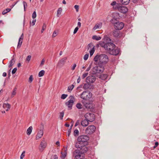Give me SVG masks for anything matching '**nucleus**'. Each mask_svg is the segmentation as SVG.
I'll use <instances>...</instances> for the list:
<instances>
[{
	"label": "nucleus",
	"mask_w": 159,
	"mask_h": 159,
	"mask_svg": "<svg viewBox=\"0 0 159 159\" xmlns=\"http://www.w3.org/2000/svg\"><path fill=\"white\" fill-rule=\"evenodd\" d=\"M89 139V136L86 135H81L79 136L77 138L78 142L75 143V147L80 148L83 146H86L88 144V141Z\"/></svg>",
	"instance_id": "nucleus-1"
},
{
	"label": "nucleus",
	"mask_w": 159,
	"mask_h": 159,
	"mask_svg": "<svg viewBox=\"0 0 159 159\" xmlns=\"http://www.w3.org/2000/svg\"><path fill=\"white\" fill-rule=\"evenodd\" d=\"M111 5L113 6L114 10H117L121 13H126L128 11V8L127 7L122 6L120 3H117L115 1H113Z\"/></svg>",
	"instance_id": "nucleus-2"
},
{
	"label": "nucleus",
	"mask_w": 159,
	"mask_h": 159,
	"mask_svg": "<svg viewBox=\"0 0 159 159\" xmlns=\"http://www.w3.org/2000/svg\"><path fill=\"white\" fill-rule=\"evenodd\" d=\"M99 44L101 47H103L105 49L108 51L109 53L111 50L115 47L116 46L114 43L111 42L105 43L104 42H100Z\"/></svg>",
	"instance_id": "nucleus-3"
},
{
	"label": "nucleus",
	"mask_w": 159,
	"mask_h": 159,
	"mask_svg": "<svg viewBox=\"0 0 159 159\" xmlns=\"http://www.w3.org/2000/svg\"><path fill=\"white\" fill-rule=\"evenodd\" d=\"M104 70V67L102 66H96L93 67L92 69L93 73L95 74H101Z\"/></svg>",
	"instance_id": "nucleus-4"
},
{
	"label": "nucleus",
	"mask_w": 159,
	"mask_h": 159,
	"mask_svg": "<svg viewBox=\"0 0 159 159\" xmlns=\"http://www.w3.org/2000/svg\"><path fill=\"white\" fill-rule=\"evenodd\" d=\"M99 59L98 63L100 64H104L106 63L108 61L107 56L104 54L99 55Z\"/></svg>",
	"instance_id": "nucleus-5"
},
{
	"label": "nucleus",
	"mask_w": 159,
	"mask_h": 159,
	"mask_svg": "<svg viewBox=\"0 0 159 159\" xmlns=\"http://www.w3.org/2000/svg\"><path fill=\"white\" fill-rule=\"evenodd\" d=\"M92 96L91 93L88 91H84L80 95L81 98L85 100L89 99Z\"/></svg>",
	"instance_id": "nucleus-6"
},
{
	"label": "nucleus",
	"mask_w": 159,
	"mask_h": 159,
	"mask_svg": "<svg viewBox=\"0 0 159 159\" xmlns=\"http://www.w3.org/2000/svg\"><path fill=\"white\" fill-rule=\"evenodd\" d=\"M69 98L70 100L66 102L65 105L67 106L69 110H70L72 109V107L75 101V98L73 96H70Z\"/></svg>",
	"instance_id": "nucleus-7"
},
{
	"label": "nucleus",
	"mask_w": 159,
	"mask_h": 159,
	"mask_svg": "<svg viewBox=\"0 0 159 159\" xmlns=\"http://www.w3.org/2000/svg\"><path fill=\"white\" fill-rule=\"evenodd\" d=\"M96 127L93 125L89 126L85 130V133L87 134H93L95 131Z\"/></svg>",
	"instance_id": "nucleus-8"
},
{
	"label": "nucleus",
	"mask_w": 159,
	"mask_h": 159,
	"mask_svg": "<svg viewBox=\"0 0 159 159\" xmlns=\"http://www.w3.org/2000/svg\"><path fill=\"white\" fill-rule=\"evenodd\" d=\"M82 103L84 107L87 109H93L94 107V105L91 102L82 101Z\"/></svg>",
	"instance_id": "nucleus-9"
},
{
	"label": "nucleus",
	"mask_w": 159,
	"mask_h": 159,
	"mask_svg": "<svg viewBox=\"0 0 159 159\" xmlns=\"http://www.w3.org/2000/svg\"><path fill=\"white\" fill-rule=\"evenodd\" d=\"M85 118L90 122H92L94 120L95 117L93 113H88L85 115Z\"/></svg>",
	"instance_id": "nucleus-10"
},
{
	"label": "nucleus",
	"mask_w": 159,
	"mask_h": 159,
	"mask_svg": "<svg viewBox=\"0 0 159 159\" xmlns=\"http://www.w3.org/2000/svg\"><path fill=\"white\" fill-rule=\"evenodd\" d=\"M44 129V125L43 123L41 124V127L39 130L38 132L36 137V139L38 140L41 138L43 135V129Z\"/></svg>",
	"instance_id": "nucleus-11"
},
{
	"label": "nucleus",
	"mask_w": 159,
	"mask_h": 159,
	"mask_svg": "<svg viewBox=\"0 0 159 159\" xmlns=\"http://www.w3.org/2000/svg\"><path fill=\"white\" fill-rule=\"evenodd\" d=\"M114 27L116 30H120L123 28L124 24L123 22L118 21L114 23Z\"/></svg>",
	"instance_id": "nucleus-12"
},
{
	"label": "nucleus",
	"mask_w": 159,
	"mask_h": 159,
	"mask_svg": "<svg viewBox=\"0 0 159 159\" xmlns=\"http://www.w3.org/2000/svg\"><path fill=\"white\" fill-rule=\"evenodd\" d=\"M96 80L95 76L90 75L87 77L86 79V82L89 83H94Z\"/></svg>",
	"instance_id": "nucleus-13"
},
{
	"label": "nucleus",
	"mask_w": 159,
	"mask_h": 159,
	"mask_svg": "<svg viewBox=\"0 0 159 159\" xmlns=\"http://www.w3.org/2000/svg\"><path fill=\"white\" fill-rule=\"evenodd\" d=\"M47 146V143L45 141L43 140L41 142L39 149L40 151H43Z\"/></svg>",
	"instance_id": "nucleus-14"
},
{
	"label": "nucleus",
	"mask_w": 159,
	"mask_h": 159,
	"mask_svg": "<svg viewBox=\"0 0 159 159\" xmlns=\"http://www.w3.org/2000/svg\"><path fill=\"white\" fill-rule=\"evenodd\" d=\"M119 49L117 48H115V47L113 49L111 50L109 53L111 55L116 56L119 54Z\"/></svg>",
	"instance_id": "nucleus-15"
},
{
	"label": "nucleus",
	"mask_w": 159,
	"mask_h": 159,
	"mask_svg": "<svg viewBox=\"0 0 159 159\" xmlns=\"http://www.w3.org/2000/svg\"><path fill=\"white\" fill-rule=\"evenodd\" d=\"M120 32L117 30H114L112 32V34L115 37L119 38L120 37Z\"/></svg>",
	"instance_id": "nucleus-16"
},
{
	"label": "nucleus",
	"mask_w": 159,
	"mask_h": 159,
	"mask_svg": "<svg viewBox=\"0 0 159 159\" xmlns=\"http://www.w3.org/2000/svg\"><path fill=\"white\" fill-rule=\"evenodd\" d=\"M67 59L66 57H65L60 60L58 63L57 66H63L66 62Z\"/></svg>",
	"instance_id": "nucleus-17"
},
{
	"label": "nucleus",
	"mask_w": 159,
	"mask_h": 159,
	"mask_svg": "<svg viewBox=\"0 0 159 159\" xmlns=\"http://www.w3.org/2000/svg\"><path fill=\"white\" fill-rule=\"evenodd\" d=\"M78 148H80V152L82 153H84L87 152L88 151V148L86 147V146H83L82 147Z\"/></svg>",
	"instance_id": "nucleus-18"
},
{
	"label": "nucleus",
	"mask_w": 159,
	"mask_h": 159,
	"mask_svg": "<svg viewBox=\"0 0 159 159\" xmlns=\"http://www.w3.org/2000/svg\"><path fill=\"white\" fill-rule=\"evenodd\" d=\"M89 121L85 119L84 120H82L81 122V125L83 126H86L89 124Z\"/></svg>",
	"instance_id": "nucleus-19"
},
{
	"label": "nucleus",
	"mask_w": 159,
	"mask_h": 159,
	"mask_svg": "<svg viewBox=\"0 0 159 159\" xmlns=\"http://www.w3.org/2000/svg\"><path fill=\"white\" fill-rule=\"evenodd\" d=\"M3 107L4 109H6V111H8L11 107V105L9 103H3Z\"/></svg>",
	"instance_id": "nucleus-20"
},
{
	"label": "nucleus",
	"mask_w": 159,
	"mask_h": 159,
	"mask_svg": "<svg viewBox=\"0 0 159 159\" xmlns=\"http://www.w3.org/2000/svg\"><path fill=\"white\" fill-rule=\"evenodd\" d=\"M98 77L103 80H106L107 77V75L106 74H102L98 75Z\"/></svg>",
	"instance_id": "nucleus-21"
},
{
	"label": "nucleus",
	"mask_w": 159,
	"mask_h": 159,
	"mask_svg": "<svg viewBox=\"0 0 159 159\" xmlns=\"http://www.w3.org/2000/svg\"><path fill=\"white\" fill-rule=\"evenodd\" d=\"M81 152L78 149H77L73 153V156L74 157H75L76 156L80 155Z\"/></svg>",
	"instance_id": "nucleus-22"
},
{
	"label": "nucleus",
	"mask_w": 159,
	"mask_h": 159,
	"mask_svg": "<svg viewBox=\"0 0 159 159\" xmlns=\"http://www.w3.org/2000/svg\"><path fill=\"white\" fill-rule=\"evenodd\" d=\"M63 150L64 151V152L61 151V157L62 159L65 158L66 155V151L65 150V148H64V149H62V151Z\"/></svg>",
	"instance_id": "nucleus-23"
},
{
	"label": "nucleus",
	"mask_w": 159,
	"mask_h": 159,
	"mask_svg": "<svg viewBox=\"0 0 159 159\" xmlns=\"http://www.w3.org/2000/svg\"><path fill=\"white\" fill-rule=\"evenodd\" d=\"M130 0H120V2L123 5H126L129 2Z\"/></svg>",
	"instance_id": "nucleus-24"
},
{
	"label": "nucleus",
	"mask_w": 159,
	"mask_h": 159,
	"mask_svg": "<svg viewBox=\"0 0 159 159\" xmlns=\"http://www.w3.org/2000/svg\"><path fill=\"white\" fill-rule=\"evenodd\" d=\"M91 86V84L89 83L85 84L83 86V88L85 90L87 89L90 88Z\"/></svg>",
	"instance_id": "nucleus-25"
},
{
	"label": "nucleus",
	"mask_w": 159,
	"mask_h": 159,
	"mask_svg": "<svg viewBox=\"0 0 159 159\" xmlns=\"http://www.w3.org/2000/svg\"><path fill=\"white\" fill-rule=\"evenodd\" d=\"M102 24V23H101V24H96L94 27L93 28V30H95L98 29H99L100 27H101Z\"/></svg>",
	"instance_id": "nucleus-26"
},
{
	"label": "nucleus",
	"mask_w": 159,
	"mask_h": 159,
	"mask_svg": "<svg viewBox=\"0 0 159 159\" xmlns=\"http://www.w3.org/2000/svg\"><path fill=\"white\" fill-rule=\"evenodd\" d=\"M33 129L32 127L31 126H30L27 129V134L28 135H30L32 131V130Z\"/></svg>",
	"instance_id": "nucleus-27"
},
{
	"label": "nucleus",
	"mask_w": 159,
	"mask_h": 159,
	"mask_svg": "<svg viewBox=\"0 0 159 159\" xmlns=\"http://www.w3.org/2000/svg\"><path fill=\"white\" fill-rule=\"evenodd\" d=\"M15 62V60L13 58L12 59L10 62V64L8 66L9 67H11L14 64Z\"/></svg>",
	"instance_id": "nucleus-28"
},
{
	"label": "nucleus",
	"mask_w": 159,
	"mask_h": 159,
	"mask_svg": "<svg viewBox=\"0 0 159 159\" xmlns=\"http://www.w3.org/2000/svg\"><path fill=\"white\" fill-rule=\"evenodd\" d=\"M92 39H93L96 40L98 41L100 40L101 37L99 36H97V35H93L92 37Z\"/></svg>",
	"instance_id": "nucleus-29"
},
{
	"label": "nucleus",
	"mask_w": 159,
	"mask_h": 159,
	"mask_svg": "<svg viewBox=\"0 0 159 159\" xmlns=\"http://www.w3.org/2000/svg\"><path fill=\"white\" fill-rule=\"evenodd\" d=\"M62 9L61 7L59 8L57 10V17H59L62 11Z\"/></svg>",
	"instance_id": "nucleus-30"
},
{
	"label": "nucleus",
	"mask_w": 159,
	"mask_h": 159,
	"mask_svg": "<svg viewBox=\"0 0 159 159\" xmlns=\"http://www.w3.org/2000/svg\"><path fill=\"white\" fill-rule=\"evenodd\" d=\"M16 88H15L12 91V92L11 93V98H12L14 97V96L16 94Z\"/></svg>",
	"instance_id": "nucleus-31"
},
{
	"label": "nucleus",
	"mask_w": 159,
	"mask_h": 159,
	"mask_svg": "<svg viewBox=\"0 0 159 159\" xmlns=\"http://www.w3.org/2000/svg\"><path fill=\"white\" fill-rule=\"evenodd\" d=\"M79 134V130L77 129L75 130L74 132V135L75 137L78 136Z\"/></svg>",
	"instance_id": "nucleus-32"
},
{
	"label": "nucleus",
	"mask_w": 159,
	"mask_h": 159,
	"mask_svg": "<svg viewBox=\"0 0 159 159\" xmlns=\"http://www.w3.org/2000/svg\"><path fill=\"white\" fill-rule=\"evenodd\" d=\"M45 73V71L44 70H41L39 74V77H42L43 76Z\"/></svg>",
	"instance_id": "nucleus-33"
},
{
	"label": "nucleus",
	"mask_w": 159,
	"mask_h": 159,
	"mask_svg": "<svg viewBox=\"0 0 159 159\" xmlns=\"http://www.w3.org/2000/svg\"><path fill=\"white\" fill-rule=\"evenodd\" d=\"M11 9L9 8H7L5 10H4L2 12V14L3 15H5L6 13H7V12L10 11H11Z\"/></svg>",
	"instance_id": "nucleus-34"
},
{
	"label": "nucleus",
	"mask_w": 159,
	"mask_h": 159,
	"mask_svg": "<svg viewBox=\"0 0 159 159\" xmlns=\"http://www.w3.org/2000/svg\"><path fill=\"white\" fill-rule=\"evenodd\" d=\"M94 51V46H93L89 51L90 56H92L93 54Z\"/></svg>",
	"instance_id": "nucleus-35"
},
{
	"label": "nucleus",
	"mask_w": 159,
	"mask_h": 159,
	"mask_svg": "<svg viewBox=\"0 0 159 159\" xmlns=\"http://www.w3.org/2000/svg\"><path fill=\"white\" fill-rule=\"evenodd\" d=\"M99 55H97L94 58V61L95 62H97L98 61H99Z\"/></svg>",
	"instance_id": "nucleus-36"
},
{
	"label": "nucleus",
	"mask_w": 159,
	"mask_h": 159,
	"mask_svg": "<svg viewBox=\"0 0 159 159\" xmlns=\"http://www.w3.org/2000/svg\"><path fill=\"white\" fill-rule=\"evenodd\" d=\"M76 107L79 109H81L82 108V105L80 103H78L76 104Z\"/></svg>",
	"instance_id": "nucleus-37"
},
{
	"label": "nucleus",
	"mask_w": 159,
	"mask_h": 159,
	"mask_svg": "<svg viewBox=\"0 0 159 159\" xmlns=\"http://www.w3.org/2000/svg\"><path fill=\"white\" fill-rule=\"evenodd\" d=\"M25 151H23L20 156V159H23L25 156Z\"/></svg>",
	"instance_id": "nucleus-38"
},
{
	"label": "nucleus",
	"mask_w": 159,
	"mask_h": 159,
	"mask_svg": "<svg viewBox=\"0 0 159 159\" xmlns=\"http://www.w3.org/2000/svg\"><path fill=\"white\" fill-rule=\"evenodd\" d=\"M22 43V41H21L20 40H19V42L17 46V48H19L21 47V46Z\"/></svg>",
	"instance_id": "nucleus-39"
},
{
	"label": "nucleus",
	"mask_w": 159,
	"mask_h": 159,
	"mask_svg": "<svg viewBox=\"0 0 159 159\" xmlns=\"http://www.w3.org/2000/svg\"><path fill=\"white\" fill-rule=\"evenodd\" d=\"M74 85L73 84H72L70 86H69L68 87V91L70 92V91H71L74 88Z\"/></svg>",
	"instance_id": "nucleus-40"
},
{
	"label": "nucleus",
	"mask_w": 159,
	"mask_h": 159,
	"mask_svg": "<svg viewBox=\"0 0 159 159\" xmlns=\"http://www.w3.org/2000/svg\"><path fill=\"white\" fill-rule=\"evenodd\" d=\"M24 7V11H26V8H27V3L25 1H23V2Z\"/></svg>",
	"instance_id": "nucleus-41"
},
{
	"label": "nucleus",
	"mask_w": 159,
	"mask_h": 159,
	"mask_svg": "<svg viewBox=\"0 0 159 159\" xmlns=\"http://www.w3.org/2000/svg\"><path fill=\"white\" fill-rule=\"evenodd\" d=\"M72 126H73V125H72L71 126L70 128L68 130L67 133V135L68 136H69L70 135V132L71 131V130Z\"/></svg>",
	"instance_id": "nucleus-42"
},
{
	"label": "nucleus",
	"mask_w": 159,
	"mask_h": 159,
	"mask_svg": "<svg viewBox=\"0 0 159 159\" xmlns=\"http://www.w3.org/2000/svg\"><path fill=\"white\" fill-rule=\"evenodd\" d=\"M68 96V95L66 94H62L61 96V98L62 99H65Z\"/></svg>",
	"instance_id": "nucleus-43"
},
{
	"label": "nucleus",
	"mask_w": 159,
	"mask_h": 159,
	"mask_svg": "<svg viewBox=\"0 0 159 159\" xmlns=\"http://www.w3.org/2000/svg\"><path fill=\"white\" fill-rule=\"evenodd\" d=\"M64 113L63 112H62L60 113L59 115V118L61 120L63 119V117L64 116Z\"/></svg>",
	"instance_id": "nucleus-44"
},
{
	"label": "nucleus",
	"mask_w": 159,
	"mask_h": 159,
	"mask_svg": "<svg viewBox=\"0 0 159 159\" xmlns=\"http://www.w3.org/2000/svg\"><path fill=\"white\" fill-rule=\"evenodd\" d=\"M46 25L44 23L43 24V27H42V30H41L42 33H43V31L44 30L46 29Z\"/></svg>",
	"instance_id": "nucleus-45"
},
{
	"label": "nucleus",
	"mask_w": 159,
	"mask_h": 159,
	"mask_svg": "<svg viewBox=\"0 0 159 159\" xmlns=\"http://www.w3.org/2000/svg\"><path fill=\"white\" fill-rule=\"evenodd\" d=\"M36 17V14L35 11H34L32 14V17L33 19L35 18Z\"/></svg>",
	"instance_id": "nucleus-46"
},
{
	"label": "nucleus",
	"mask_w": 159,
	"mask_h": 159,
	"mask_svg": "<svg viewBox=\"0 0 159 159\" xmlns=\"http://www.w3.org/2000/svg\"><path fill=\"white\" fill-rule=\"evenodd\" d=\"M89 56V54H86L84 56V59L85 60H87V59L88 58Z\"/></svg>",
	"instance_id": "nucleus-47"
},
{
	"label": "nucleus",
	"mask_w": 159,
	"mask_h": 159,
	"mask_svg": "<svg viewBox=\"0 0 159 159\" xmlns=\"http://www.w3.org/2000/svg\"><path fill=\"white\" fill-rule=\"evenodd\" d=\"M88 73H86L83 74L82 76V79H84L88 75Z\"/></svg>",
	"instance_id": "nucleus-48"
},
{
	"label": "nucleus",
	"mask_w": 159,
	"mask_h": 159,
	"mask_svg": "<svg viewBox=\"0 0 159 159\" xmlns=\"http://www.w3.org/2000/svg\"><path fill=\"white\" fill-rule=\"evenodd\" d=\"M74 8L76 9V11L78 12L79 9V6L78 5H75L74 6Z\"/></svg>",
	"instance_id": "nucleus-49"
},
{
	"label": "nucleus",
	"mask_w": 159,
	"mask_h": 159,
	"mask_svg": "<svg viewBox=\"0 0 159 159\" xmlns=\"http://www.w3.org/2000/svg\"><path fill=\"white\" fill-rule=\"evenodd\" d=\"M33 80V76L32 75H31L29 78V81L30 83H31L32 81Z\"/></svg>",
	"instance_id": "nucleus-50"
},
{
	"label": "nucleus",
	"mask_w": 159,
	"mask_h": 159,
	"mask_svg": "<svg viewBox=\"0 0 159 159\" xmlns=\"http://www.w3.org/2000/svg\"><path fill=\"white\" fill-rule=\"evenodd\" d=\"M88 49H89V48H91L92 47H93L94 46H93V45L92 43H90L88 45Z\"/></svg>",
	"instance_id": "nucleus-51"
},
{
	"label": "nucleus",
	"mask_w": 159,
	"mask_h": 159,
	"mask_svg": "<svg viewBox=\"0 0 159 159\" xmlns=\"http://www.w3.org/2000/svg\"><path fill=\"white\" fill-rule=\"evenodd\" d=\"M31 56L30 55H29L27 56L26 58V60L28 61H29L30 60Z\"/></svg>",
	"instance_id": "nucleus-52"
},
{
	"label": "nucleus",
	"mask_w": 159,
	"mask_h": 159,
	"mask_svg": "<svg viewBox=\"0 0 159 159\" xmlns=\"http://www.w3.org/2000/svg\"><path fill=\"white\" fill-rule=\"evenodd\" d=\"M17 68H14L12 71V74H14L16 72L17 70Z\"/></svg>",
	"instance_id": "nucleus-53"
},
{
	"label": "nucleus",
	"mask_w": 159,
	"mask_h": 159,
	"mask_svg": "<svg viewBox=\"0 0 159 159\" xmlns=\"http://www.w3.org/2000/svg\"><path fill=\"white\" fill-rule=\"evenodd\" d=\"M78 29H79V28L77 27H76L75 28V29L74 31V32H73L74 34H75V33H76V32H77V31H78Z\"/></svg>",
	"instance_id": "nucleus-54"
},
{
	"label": "nucleus",
	"mask_w": 159,
	"mask_h": 159,
	"mask_svg": "<svg viewBox=\"0 0 159 159\" xmlns=\"http://www.w3.org/2000/svg\"><path fill=\"white\" fill-rule=\"evenodd\" d=\"M24 38V34H22L20 36V37L19 40H20L21 41H22L23 39Z\"/></svg>",
	"instance_id": "nucleus-55"
},
{
	"label": "nucleus",
	"mask_w": 159,
	"mask_h": 159,
	"mask_svg": "<svg viewBox=\"0 0 159 159\" xmlns=\"http://www.w3.org/2000/svg\"><path fill=\"white\" fill-rule=\"evenodd\" d=\"M57 33L56 31H54L52 37H55L57 35Z\"/></svg>",
	"instance_id": "nucleus-56"
},
{
	"label": "nucleus",
	"mask_w": 159,
	"mask_h": 159,
	"mask_svg": "<svg viewBox=\"0 0 159 159\" xmlns=\"http://www.w3.org/2000/svg\"><path fill=\"white\" fill-rule=\"evenodd\" d=\"M80 121L79 120H77L76 122V123H75V126H76L78 125H79L80 124Z\"/></svg>",
	"instance_id": "nucleus-57"
},
{
	"label": "nucleus",
	"mask_w": 159,
	"mask_h": 159,
	"mask_svg": "<svg viewBox=\"0 0 159 159\" xmlns=\"http://www.w3.org/2000/svg\"><path fill=\"white\" fill-rule=\"evenodd\" d=\"M44 62H45V60L44 59H43L41 61L40 65L43 66V65Z\"/></svg>",
	"instance_id": "nucleus-58"
},
{
	"label": "nucleus",
	"mask_w": 159,
	"mask_h": 159,
	"mask_svg": "<svg viewBox=\"0 0 159 159\" xmlns=\"http://www.w3.org/2000/svg\"><path fill=\"white\" fill-rule=\"evenodd\" d=\"M80 157L81 155L76 156L75 157H74V159H80Z\"/></svg>",
	"instance_id": "nucleus-59"
},
{
	"label": "nucleus",
	"mask_w": 159,
	"mask_h": 159,
	"mask_svg": "<svg viewBox=\"0 0 159 159\" xmlns=\"http://www.w3.org/2000/svg\"><path fill=\"white\" fill-rule=\"evenodd\" d=\"M36 21V20H32V26H34V25Z\"/></svg>",
	"instance_id": "nucleus-60"
},
{
	"label": "nucleus",
	"mask_w": 159,
	"mask_h": 159,
	"mask_svg": "<svg viewBox=\"0 0 159 159\" xmlns=\"http://www.w3.org/2000/svg\"><path fill=\"white\" fill-rule=\"evenodd\" d=\"M91 68V65H90L89 66V67H88L86 69V71H89L90 70V69Z\"/></svg>",
	"instance_id": "nucleus-61"
},
{
	"label": "nucleus",
	"mask_w": 159,
	"mask_h": 159,
	"mask_svg": "<svg viewBox=\"0 0 159 159\" xmlns=\"http://www.w3.org/2000/svg\"><path fill=\"white\" fill-rule=\"evenodd\" d=\"M76 64H74L73 66V67H72V69H71L72 70H74L75 69V67H76Z\"/></svg>",
	"instance_id": "nucleus-62"
},
{
	"label": "nucleus",
	"mask_w": 159,
	"mask_h": 159,
	"mask_svg": "<svg viewBox=\"0 0 159 159\" xmlns=\"http://www.w3.org/2000/svg\"><path fill=\"white\" fill-rule=\"evenodd\" d=\"M104 40H107V41H109V40L110 41L111 40V39H110V38L107 37H105L104 38Z\"/></svg>",
	"instance_id": "nucleus-63"
},
{
	"label": "nucleus",
	"mask_w": 159,
	"mask_h": 159,
	"mask_svg": "<svg viewBox=\"0 0 159 159\" xmlns=\"http://www.w3.org/2000/svg\"><path fill=\"white\" fill-rule=\"evenodd\" d=\"M80 77L79 76V78H78L77 80V83H80Z\"/></svg>",
	"instance_id": "nucleus-64"
}]
</instances>
